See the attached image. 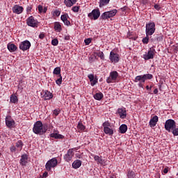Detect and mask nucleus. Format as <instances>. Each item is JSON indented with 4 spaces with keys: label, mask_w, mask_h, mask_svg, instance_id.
<instances>
[{
    "label": "nucleus",
    "mask_w": 178,
    "mask_h": 178,
    "mask_svg": "<svg viewBox=\"0 0 178 178\" xmlns=\"http://www.w3.org/2000/svg\"><path fill=\"white\" fill-rule=\"evenodd\" d=\"M81 166V161L76 160L72 163V168L74 169H79Z\"/></svg>",
    "instance_id": "25"
},
{
    "label": "nucleus",
    "mask_w": 178,
    "mask_h": 178,
    "mask_svg": "<svg viewBox=\"0 0 178 178\" xmlns=\"http://www.w3.org/2000/svg\"><path fill=\"white\" fill-rule=\"evenodd\" d=\"M127 178H134L136 177V172L133 170H129L127 174Z\"/></svg>",
    "instance_id": "31"
},
{
    "label": "nucleus",
    "mask_w": 178,
    "mask_h": 178,
    "mask_svg": "<svg viewBox=\"0 0 178 178\" xmlns=\"http://www.w3.org/2000/svg\"><path fill=\"white\" fill-rule=\"evenodd\" d=\"M96 55L97 56H99V58H100V59H102V60H104V59H105V55L104 54V52H102V51L97 52Z\"/></svg>",
    "instance_id": "37"
},
{
    "label": "nucleus",
    "mask_w": 178,
    "mask_h": 178,
    "mask_svg": "<svg viewBox=\"0 0 178 178\" xmlns=\"http://www.w3.org/2000/svg\"><path fill=\"white\" fill-rule=\"evenodd\" d=\"M64 40L66 41H69L70 40V35H65L64 38Z\"/></svg>",
    "instance_id": "55"
},
{
    "label": "nucleus",
    "mask_w": 178,
    "mask_h": 178,
    "mask_svg": "<svg viewBox=\"0 0 178 178\" xmlns=\"http://www.w3.org/2000/svg\"><path fill=\"white\" fill-rule=\"evenodd\" d=\"M101 18L103 19V20H106V19H111V17L109 16V13L105 12L101 15Z\"/></svg>",
    "instance_id": "34"
},
{
    "label": "nucleus",
    "mask_w": 178,
    "mask_h": 178,
    "mask_svg": "<svg viewBox=\"0 0 178 178\" xmlns=\"http://www.w3.org/2000/svg\"><path fill=\"white\" fill-rule=\"evenodd\" d=\"M54 116H58V115H59V113H60V111L58 110V109H55L54 111Z\"/></svg>",
    "instance_id": "50"
},
{
    "label": "nucleus",
    "mask_w": 178,
    "mask_h": 178,
    "mask_svg": "<svg viewBox=\"0 0 178 178\" xmlns=\"http://www.w3.org/2000/svg\"><path fill=\"white\" fill-rule=\"evenodd\" d=\"M144 3H147V1H145Z\"/></svg>",
    "instance_id": "63"
},
{
    "label": "nucleus",
    "mask_w": 178,
    "mask_h": 178,
    "mask_svg": "<svg viewBox=\"0 0 178 178\" xmlns=\"http://www.w3.org/2000/svg\"><path fill=\"white\" fill-rule=\"evenodd\" d=\"M56 166H58V159L53 158L46 163L45 169L47 172H51V169L52 168H56Z\"/></svg>",
    "instance_id": "2"
},
{
    "label": "nucleus",
    "mask_w": 178,
    "mask_h": 178,
    "mask_svg": "<svg viewBox=\"0 0 178 178\" xmlns=\"http://www.w3.org/2000/svg\"><path fill=\"white\" fill-rule=\"evenodd\" d=\"M104 132L105 133V134H108V136L113 135V129L111 127L104 129Z\"/></svg>",
    "instance_id": "30"
},
{
    "label": "nucleus",
    "mask_w": 178,
    "mask_h": 178,
    "mask_svg": "<svg viewBox=\"0 0 178 178\" xmlns=\"http://www.w3.org/2000/svg\"><path fill=\"white\" fill-rule=\"evenodd\" d=\"M17 101H19V99H17V96H16V95L13 94L10 95V102H11V104H16V102H17Z\"/></svg>",
    "instance_id": "27"
},
{
    "label": "nucleus",
    "mask_w": 178,
    "mask_h": 178,
    "mask_svg": "<svg viewBox=\"0 0 178 178\" xmlns=\"http://www.w3.org/2000/svg\"><path fill=\"white\" fill-rule=\"evenodd\" d=\"M54 97V95H52V93L48 90H44L43 92V98L45 101L48 100V99H51V98Z\"/></svg>",
    "instance_id": "16"
},
{
    "label": "nucleus",
    "mask_w": 178,
    "mask_h": 178,
    "mask_svg": "<svg viewBox=\"0 0 178 178\" xmlns=\"http://www.w3.org/2000/svg\"><path fill=\"white\" fill-rule=\"evenodd\" d=\"M108 13L110 17H113V16H116V13H118V10L115 9L111 11H108Z\"/></svg>",
    "instance_id": "36"
},
{
    "label": "nucleus",
    "mask_w": 178,
    "mask_h": 178,
    "mask_svg": "<svg viewBox=\"0 0 178 178\" xmlns=\"http://www.w3.org/2000/svg\"><path fill=\"white\" fill-rule=\"evenodd\" d=\"M31 9H33V7L31 6H28L26 8L27 13H30V12H31Z\"/></svg>",
    "instance_id": "51"
},
{
    "label": "nucleus",
    "mask_w": 178,
    "mask_h": 178,
    "mask_svg": "<svg viewBox=\"0 0 178 178\" xmlns=\"http://www.w3.org/2000/svg\"><path fill=\"white\" fill-rule=\"evenodd\" d=\"M111 0H100L99 1V8H102L103 6H105L109 3Z\"/></svg>",
    "instance_id": "32"
},
{
    "label": "nucleus",
    "mask_w": 178,
    "mask_h": 178,
    "mask_svg": "<svg viewBox=\"0 0 178 178\" xmlns=\"http://www.w3.org/2000/svg\"><path fill=\"white\" fill-rule=\"evenodd\" d=\"M47 10H48V8L47 7H44L43 8V13H47Z\"/></svg>",
    "instance_id": "57"
},
{
    "label": "nucleus",
    "mask_w": 178,
    "mask_h": 178,
    "mask_svg": "<svg viewBox=\"0 0 178 178\" xmlns=\"http://www.w3.org/2000/svg\"><path fill=\"white\" fill-rule=\"evenodd\" d=\"M10 151H11V152H15V151H16V147L12 146L10 147Z\"/></svg>",
    "instance_id": "53"
},
{
    "label": "nucleus",
    "mask_w": 178,
    "mask_h": 178,
    "mask_svg": "<svg viewBox=\"0 0 178 178\" xmlns=\"http://www.w3.org/2000/svg\"><path fill=\"white\" fill-rule=\"evenodd\" d=\"M94 159L98 165H106V161L105 159H102V158L99 157V156H94Z\"/></svg>",
    "instance_id": "15"
},
{
    "label": "nucleus",
    "mask_w": 178,
    "mask_h": 178,
    "mask_svg": "<svg viewBox=\"0 0 178 178\" xmlns=\"http://www.w3.org/2000/svg\"><path fill=\"white\" fill-rule=\"evenodd\" d=\"M44 37H45V35L44 33H40L39 35V38H40V40H44Z\"/></svg>",
    "instance_id": "52"
},
{
    "label": "nucleus",
    "mask_w": 178,
    "mask_h": 178,
    "mask_svg": "<svg viewBox=\"0 0 178 178\" xmlns=\"http://www.w3.org/2000/svg\"><path fill=\"white\" fill-rule=\"evenodd\" d=\"M7 48L8 51H10V52H15V51L17 49V47H16V45H15V44L13 43H8L7 45Z\"/></svg>",
    "instance_id": "24"
},
{
    "label": "nucleus",
    "mask_w": 178,
    "mask_h": 178,
    "mask_svg": "<svg viewBox=\"0 0 178 178\" xmlns=\"http://www.w3.org/2000/svg\"><path fill=\"white\" fill-rule=\"evenodd\" d=\"M168 168H164L163 173L166 174L168 173Z\"/></svg>",
    "instance_id": "59"
},
{
    "label": "nucleus",
    "mask_w": 178,
    "mask_h": 178,
    "mask_svg": "<svg viewBox=\"0 0 178 178\" xmlns=\"http://www.w3.org/2000/svg\"><path fill=\"white\" fill-rule=\"evenodd\" d=\"M53 16H56V17H58V16H60V10H55L53 13Z\"/></svg>",
    "instance_id": "42"
},
{
    "label": "nucleus",
    "mask_w": 178,
    "mask_h": 178,
    "mask_svg": "<svg viewBox=\"0 0 178 178\" xmlns=\"http://www.w3.org/2000/svg\"><path fill=\"white\" fill-rule=\"evenodd\" d=\"M109 59L112 63H118L120 59L119 54L112 51L110 52Z\"/></svg>",
    "instance_id": "9"
},
{
    "label": "nucleus",
    "mask_w": 178,
    "mask_h": 178,
    "mask_svg": "<svg viewBox=\"0 0 178 178\" xmlns=\"http://www.w3.org/2000/svg\"><path fill=\"white\" fill-rule=\"evenodd\" d=\"M158 88L154 89V94H158Z\"/></svg>",
    "instance_id": "58"
},
{
    "label": "nucleus",
    "mask_w": 178,
    "mask_h": 178,
    "mask_svg": "<svg viewBox=\"0 0 178 178\" xmlns=\"http://www.w3.org/2000/svg\"><path fill=\"white\" fill-rule=\"evenodd\" d=\"M59 77L60 79H58L56 81V83L58 86H60L62 84V75L60 74L59 75Z\"/></svg>",
    "instance_id": "44"
},
{
    "label": "nucleus",
    "mask_w": 178,
    "mask_h": 178,
    "mask_svg": "<svg viewBox=\"0 0 178 178\" xmlns=\"http://www.w3.org/2000/svg\"><path fill=\"white\" fill-rule=\"evenodd\" d=\"M154 9H156V10H159V9H161V7H159V5L155 4Z\"/></svg>",
    "instance_id": "54"
},
{
    "label": "nucleus",
    "mask_w": 178,
    "mask_h": 178,
    "mask_svg": "<svg viewBox=\"0 0 178 178\" xmlns=\"http://www.w3.org/2000/svg\"><path fill=\"white\" fill-rule=\"evenodd\" d=\"M88 77L90 81L91 86H95V84H97L98 83V79H97L94 77V74H90L88 76Z\"/></svg>",
    "instance_id": "17"
},
{
    "label": "nucleus",
    "mask_w": 178,
    "mask_h": 178,
    "mask_svg": "<svg viewBox=\"0 0 178 178\" xmlns=\"http://www.w3.org/2000/svg\"><path fill=\"white\" fill-rule=\"evenodd\" d=\"M155 23L150 22L146 24L145 33L146 35H152L155 33Z\"/></svg>",
    "instance_id": "4"
},
{
    "label": "nucleus",
    "mask_w": 178,
    "mask_h": 178,
    "mask_svg": "<svg viewBox=\"0 0 178 178\" xmlns=\"http://www.w3.org/2000/svg\"><path fill=\"white\" fill-rule=\"evenodd\" d=\"M155 40H156L157 41H162V40H163V35H157L155 36Z\"/></svg>",
    "instance_id": "45"
},
{
    "label": "nucleus",
    "mask_w": 178,
    "mask_h": 178,
    "mask_svg": "<svg viewBox=\"0 0 178 178\" xmlns=\"http://www.w3.org/2000/svg\"><path fill=\"white\" fill-rule=\"evenodd\" d=\"M23 10H24V8H23V6H20L19 5H15L13 7V12L16 15H20L21 13H23Z\"/></svg>",
    "instance_id": "12"
},
{
    "label": "nucleus",
    "mask_w": 178,
    "mask_h": 178,
    "mask_svg": "<svg viewBox=\"0 0 178 178\" xmlns=\"http://www.w3.org/2000/svg\"><path fill=\"white\" fill-rule=\"evenodd\" d=\"M80 10V6H74L72 8V10L74 11L75 13H77L79 10Z\"/></svg>",
    "instance_id": "46"
},
{
    "label": "nucleus",
    "mask_w": 178,
    "mask_h": 178,
    "mask_svg": "<svg viewBox=\"0 0 178 178\" xmlns=\"http://www.w3.org/2000/svg\"><path fill=\"white\" fill-rule=\"evenodd\" d=\"M95 99H97V101H101L104 98V94L102 92H97L94 95Z\"/></svg>",
    "instance_id": "29"
},
{
    "label": "nucleus",
    "mask_w": 178,
    "mask_h": 178,
    "mask_svg": "<svg viewBox=\"0 0 178 178\" xmlns=\"http://www.w3.org/2000/svg\"><path fill=\"white\" fill-rule=\"evenodd\" d=\"M156 53V51H155V49H154V47H152L148 50L147 53H145L143 55V58L145 59V60H149V59H154V56H155Z\"/></svg>",
    "instance_id": "5"
},
{
    "label": "nucleus",
    "mask_w": 178,
    "mask_h": 178,
    "mask_svg": "<svg viewBox=\"0 0 178 178\" xmlns=\"http://www.w3.org/2000/svg\"><path fill=\"white\" fill-rule=\"evenodd\" d=\"M171 131H172L173 136H178V128H175Z\"/></svg>",
    "instance_id": "47"
},
{
    "label": "nucleus",
    "mask_w": 178,
    "mask_h": 178,
    "mask_svg": "<svg viewBox=\"0 0 178 178\" xmlns=\"http://www.w3.org/2000/svg\"><path fill=\"white\" fill-rule=\"evenodd\" d=\"M48 130V125L42 124L41 121H37L33 128V131L35 134H40V136H42L44 133H47Z\"/></svg>",
    "instance_id": "1"
},
{
    "label": "nucleus",
    "mask_w": 178,
    "mask_h": 178,
    "mask_svg": "<svg viewBox=\"0 0 178 178\" xmlns=\"http://www.w3.org/2000/svg\"><path fill=\"white\" fill-rule=\"evenodd\" d=\"M53 73H54V74H56L57 76H58V75L60 76V67H56V68L54 70Z\"/></svg>",
    "instance_id": "39"
},
{
    "label": "nucleus",
    "mask_w": 178,
    "mask_h": 178,
    "mask_svg": "<svg viewBox=\"0 0 178 178\" xmlns=\"http://www.w3.org/2000/svg\"><path fill=\"white\" fill-rule=\"evenodd\" d=\"M54 29L55 31H57V33H60V31H62V25L60 24V22H54Z\"/></svg>",
    "instance_id": "21"
},
{
    "label": "nucleus",
    "mask_w": 178,
    "mask_h": 178,
    "mask_svg": "<svg viewBox=\"0 0 178 178\" xmlns=\"http://www.w3.org/2000/svg\"><path fill=\"white\" fill-rule=\"evenodd\" d=\"M167 131H172L174 129H176V122L172 119L167 120L164 126Z\"/></svg>",
    "instance_id": "3"
},
{
    "label": "nucleus",
    "mask_w": 178,
    "mask_h": 178,
    "mask_svg": "<svg viewBox=\"0 0 178 178\" xmlns=\"http://www.w3.org/2000/svg\"><path fill=\"white\" fill-rule=\"evenodd\" d=\"M60 19L65 26H70V21L67 20V15H61Z\"/></svg>",
    "instance_id": "23"
},
{
    "label": "nucleus",
    "mask_w": 178,
    "mask_h": 178,
    "mask_svg": "<svg viewBox=\"0 0 178 178\" xmlns=\"http://www.w3.org/2000/svg\"><path fill=\"white\" fill-rule=\"evenodd\" d=\"M26 24L30 27H38V22L34 19V17L31 16L26 19Z\"/></svg>",
    "instance_id": "8"
},
{
    "label": "nucleus",
    "mask_w": 178,
    "mask_h": 178,
    "mask_svg": "<svg viewBox=\"0 0 178 178\" xmlns=\"http://www.w3.org/2000/svg\"><path fill=\"white\" fill-rule=\"evenodd\" d=\"M50 137H51L52 138H56V140H62V138H63V135L59 134H56V133H53L51 134Z\"/></svg>",
    "instance_id": "26"
},
{
    "label": "nucleus",
    "mask_w": 178,
    "mask_h": 178,
    "mask_svg": "<svg viewBox=\"0 0 178 178\" xmlns=\"http://www.w3.org/2000/svg\"><path fill=\"white\" fill-rule=\"evenodd\" d=\"M31 47V43H30L29 40H25L19 44V49H22V51H27V49H30Z\"/></svg>",
    "instance_id": "11"
},
{
    "label": "nucleus",
    "mask_w": 178,
    "mask_h": 178,
    "mask_svg": "<svg viewBox=\"0 0 178 178\" xmlns=\"http://www.w3.org/2000/svg\"><path fill=\"white\" fill-rule=\"evenodd\" d=\"M73 156H74V152L73 151V149H70L67 154H65L64 159L66 162H70L73 159Z\"/></svg>",
    "instance_id": "10"
},
{
    "label": "nucleus",
    "mask_w": 178,
    "mask_h": 178,
    "mask_svg": "<svg viewBox=\"0 0 178 178\" xmlns=\"http://www.w3.org/2000/svg\"><path fill=\"white\" fill-rule=\"evenodd\" d=\"M149 42V35H146V37L142 40V42H143V44H148Z\"/></svg>",
    "instance_id": "40"
},
{
    "label": "nucleus",
    "mask_w": 178,
    "mask_h": 178,
    "mask_svg": "<svg viewBox=\"0 0 178 178\" xmlns=\"http://www.w3.org/2000/svg\"><path fill=\"white\" fill-rule=\"evenodd\" d=\"M118 113L121 119H126V116L127 114L125 108H118Z\"/></svg>",
    "instance_id": "14"
},
{
    "label": "nucleus",
    "mask_w": 178,
    "mask_h": 178,
    "mask_svg": "<svg viewBox=\"0 0 178 178\" xmlns=\"http://www.w3.org/2000/svg\"><path fill=\"white\" fill-rule=\"evenodd\" d=\"M151 88H152V86H150V90H151Z\"/></svg>",
    "instance_id": "64"
},
{
    "label": "nucleus",
    "mask_w": 178,
    "mask_h": 178,
    "mask_svg": "<svg viewBox=\"0 0 178 178\" xmlns=\"http://www.w3.org/2000/svg\"><path fill=\"white\" fill-rule=\"evenodd\" d=\"M29 157H27V154H23L21 156V159H20V165H22V166H26V165L27 164V159Z\"/></svg>",
    "instance_id": "22"
},
{
    "label": "nucleus",
    "mask_w": 178,
    "mask_h": 178,
    "mask_svg": "<svg viewBox=\"0 0 178 178\" xmlns=\"http://www.w3.org/2000/svg\"><path fill=\"white\" fill-rule=\"evenodd\" d=\"M43 177H48V172H44L43 173Z\"/></svg>",
    "instance_id": "56"
},
{
    "label": "nucleus",
    "mask_w": 178,
    "mask_h": 178,
    "mask_svg": "<svg viewBox=\"0 0 178 178\" xmlns=\"http://www.w3.org/2000/svg\"><path fill=\"white\" fill-rule=\"evenodd\" d=\"M59 44V41L58 40V39H53L51 40V44L54 45V47H56V45H58Z\"/></svg>",
    "instance_id": "43"
},
{
    "label": "nucleus",
    "mask_w": 178,
    "mask_h": 178,
    "mask_svg": "<svg viewBox=\"0 0 178 178\" xmlns=\"http://www.w3.org/2000/svg\"><path fill=\"white\" fill-rule=\"evenodd\" d=\"M134 81L135 83H138L139 81L140 85L144 84V83H145L143 75H139L136 76Z\"/></svg>",
    "instance_id": "20"
},
{
    "label": "nucleus",
    "mask_w": 178,
    "mask_h": 178,
    "mask_svg": "<svg viewBox=\"0 0 178 178\" xmlns=\"http://www.w3.org/2000/svg\"><path fill=\"white\" fill-rule=\"evenodd\" d=\"M146 89H147V90H149V86H146Z\"/></svg>",
    "instance_id": "62"
},
{
    "label": "nucleus",
    "mask_w": 178,
    "mask_h": 178,
    "mask_svg": "<svg viewBox=\"0 0 178 178\" xmlns=\"http://www.w3.org/2000/svg\"><path fill=\"white\" fill-rule=\"evenodd\" d=\"M159 88L160 91H161V90H162V85H160V86H159Z\"/></svg>",
    "instance_id": "61"
},
{
    "label": "nucleus",
    "mask_w": 178,
    "mask_h": 178,
    "mask_svg": "<svg viewBox=\"0 0 178 178\" xmlns=\"http://www.w3.org/2000/svg\"><path fill=\"white\" fill-rule=\"evenodd\" d=\"M159 118L156 115L154 116L149 121L150 127H155L156 126V123H158Z\"/></svg>",
    "instance_id": "18"
},
{
    "label": "nucleus",
    "mask_w": 178,
    "mask_h": 178,
    "mask_svg": "<svg viewBox=\"0 0 178 178\" xmlns=\"http://www.w3.org/2000/svg\"><path fill=\"white\" fill-rule=\"evenodd\" d=\"M120 133H121V134H124V133H126V131H127V125L126 124H122L120 128Z\"/></svg>",
    "instance_id": "28"
},
{
    "label": "nucleus",
    "mask_w": 178,
    "mask_h": 178,
    "mask_svg": "<svg viewBox=\"0 0 178 178\" xmlns=\"http://www.w3.org/2000/svg\"><path fill=\"white\" fill-rule=\"evenodd\" d=\"M104 129H108L111 127V123L109 122H104L102 124Z\"/></svg>",
    "instance_id": "41"
},
{
    "label": "nucleus",
    "mask_w": 178,
    "mask_h": 178,
    "mask_svg": "<svg viewBox=\"0 0 178 178\" xmlns=\"http://www.w3.org/2000/svg\"><path fill=\"white\" fill-rule=\"evenodd\" d=\"M77 129H79V130H81V131H83L86 130V127L81 122H79L77 125Z\"/></svg>",
    "instance_id": "38"
},
{
    "label": "nucleus",
    "mask_w": 178,
    "mask_h": 178,
    "mask_svg": "<svg viewBox=\"0 0 178 178\" xmlns=\"http://www.w3.org/2000/svg\"><path fill=\"white\" fill-rule=\"evenodd\" d=\"M38 9L40 13H43L44 8L42 7V6L39 5L38 6Z\"/></svg>",
    "instance_id": "49"
},
{
    "label": "nucleus",
    "mask_w": 178,
    "mask_h": 178,
    "mask_svg": "<svg viewBox=\"0 0 178 178\" xmlns=\"http://www.w3.org/2000/svg\"><path fill=\"white\" fill-rule=\"evenodd\" d=\"M119 77V74L116 71H113L110 73V76L107 78L106 81L107 83H115L116 80Z\"/></svg>",
    "instance_id": "6"
},
{
    "label": "nucleus",
    "mask_w": 178,
    "mask_h": 178,
    "mask_svg": "<svg viewBox=\"0 0 178 178\" xmlns=\"http://www.w3.org/2000/svg\"><path fill=\"white\" fill-rule=\"evenodd\" d=\"M15 147L17 148L18 151H22V149L23 148V142H22V140H18L16 143Z\"/></svg>",
    "instance_id": "33"
},
{
    "label": "nucleus",
    "mask_w": 178,
    "mask_h": 178,
    "mask_svg": "<svg viewBox=\"0 0 178 178\" xmlns=\"http://www.w3.org/2000/svg\"><path fill=\"white\" fill-rule=\"evenodd\" d=\"M77 0H65L64 3L67 8H72L73 5H75Z\"/></svg>",
    "instance_id": "19"
},
{
    "label": "nucleus",
    "mask_w": 178,
    "mask_h": 178,
    "mask_svg": "<svg viewBox=\"0 0 178 178\" xmlns=\"http://www.w3.org/2000/svg\"><path fill=\"white\" fill-rule=\"evenodd\" d=\"M6 124L7 127H9V129H12V127H13V126L15 125V120L10 118V116H6Z\"/></svg>",
    "instance_id": "13"
},
{
    "label": "nucleus",
    "mask_w": 178,
    "mask_h": 178,
    "mask_svg": "<svg viewBox=\"0 0 178 178\" xmlns=\"http://www.w3.org/2000/svg\"><path fill=\"white\" fill-rule=\"evenodd\" d=\"M143 76L145 81L146 80H151L154 77V76L151 74H143Z\"/></svg>",
    "instance_id": "35"
},
{
    "label": "nucleus",
    "mask_w": 178,
    "mask_h": 178,
    "mask_svg": "<svg viewBox=\"0 0 178 178\" xmlns=\"http://www.w3.org/2000/svg\"><path fill=\"white\" fill-rule=\"evenodd\" d=\"M84 42L86 45H90V44H91V39L90 38L86 39L84 40Z\"/></svg>",
    "instance_id": "48"
},
{
    "label": "nucleus",
    "mask_w": 178,
    "mask_h": 178,
    "mask_svg": "<svg viewBox=\"0 0 178 178\" xmlns=\"http://www.w3.org/2000/svg\"><path fill=\"white\" fill-rule=\"evenodd\" d=\"M76 158H79V159H81V155H80V154H79V155L76 154Z\"/></svg>",
    "instance_id": "60"
},
{
    "label": "nucleus",
    "mask_w": 178,
    "mask_h": 178,
    "mask_svg": "<svg viewBox=\"0 0 178 178\" xmlns=\"http://www.w3.org/2000/svg\"><path fill=\"white\" fill-rule=\"evenodd\" d=\"M99 16H101V12H99V9H94L92 10V11L91 13H90L88 15V17L92 20H97L98 19V17H99Z\"/></svg>",
    "instance_id": "7"
}]
</instances>
